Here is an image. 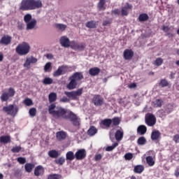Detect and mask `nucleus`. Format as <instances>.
Instances as JSON below:
<instances>
[{
  "instance_id": "1",
  "label": "nucleus",
  "mask_w": 179,
  "mask_h": 179,
  "mask_svg": "<svg viewBox=\"0 0 179 179\" xmlns=\"http://www.w3.org/2000/svg\"><path fill=\"white\" fill-rule=\"evenodd\" d=\"M43 8L41 0H22L19 10L24 12L25 10H36Z\"/></svg>"
},
{
  "instance_id": "2",
  "label": "nucleus",
  "mask_w": 179,
  "mask_h": 179,
  "mask_svg": "<svg viewBox=\"0 0 179 179\" xmlns=\"http://www.w3.org/2000/svg\"><path fill=\"white\" fill-rule=\"evenodd\" d=\"M48 113L56 120L61 118L66 120L68 117V110L61 106H57L55 103H52L48 106Z\"/></svg>"
},
{
  "instance_id": "3",
  "label": "nucleus",
  "mask_w": 179,
  "mask_h": 179,
  "mask_svg": "<svg viewBox=\"0 0 179 179\" xmlns=\"http://www.w3.org/2000/svg\"><path fill=\"white\" fill-rule=\"evenodd\" d=\"M83 80V72H76L72 76L69 77L70 82L67 84L66 87L69 90H73L76 89L78 86V83Z\"/></svg>"
},
{
  "instance_id": "4",
  "label": "nucleus",
  "mask_w": 179,
  "mask_h": 179,
  "mask_svg": "<svg viewBox=\"0 0 179 179\" xmlns=\"http://www.w3.org/2000/svg\"><path fill=\"white\" fill-rule=\"evenodd\" d=\"M15 94L16 90H15V88L12 87L7 90H4L2 91L1 95L0 96L1 101H2V103L9 101L10 99H13V97H15Z\"/></svg>"
},
{
  "instance_id": "5",
  "label": "nucleus",
  "mask_w": 179,
  "mask_h": 179,
  "mask_svg": "<svg viewBox=\"0 0 179 179\" xmlns=\"http://www.w3.org/2000/svg\"><path fill=\"white\" fill-rule=\"evenodd\" d=\"M15 51L18 55H27L28 52H30V45L26 42H22L18 44Z\"/></svg>"
},
{
  "instance_id": "6",
  "label": "nucleus",
  "mask_w": 179,
  "mask_h": 179,
  "mask_svg": "<svg viewBox=\"0 0 179 179\" xmlns=\"http://www.w3.org/2000/svg\"><path fill=\"white\" fill-rule=\"evenodd\" d=\"M3 111L6 113L7 115L16 117V115H17V113H19V106L10 104L7 106H3Z\"/></svg>"
},
{
  "instance_id": "7",
  "label": "nucleus",
  "mask_w": 179,
  "mask_h": 179,
  "mask_svg": "<svg viewBox=\"0 0 179 179\" xmlns=\"http://www.w3.org/2000/svg\"><path fill=\"white\" fill-rule=\"evenodd\" d=\"M66 120H69L70 122H71L74 127H80V118L72 111H69L67 113V117Z\"/></svg>"
},
{
  "instance_id": "8",
  "label": "nucleus",
  "mask_w": 179,
  "mask_h": 179,
  "mask_svg": "<svg viewBox=\"0 0 179 179\" xmlns=\"http://www.w3.org/2000/svg\"><path fill=\"white\" fill-rule=\"evenodd\" d=\"M145 122L148 127H155L157 122L156 116L153 113H147L145 116Z\"/></svg>"
},
{
  "instance_id": "9",
  "label": "nucleus",
  "mask_w": 179,
  "mask_h": 179,
  "mask_svg": "<svg viewBox=\"0 0 179 179\" xmlns=\"http://www.w3.org/2000/svg\"><path fill=\"white\" fill-rule=\"evenodd\" d=\"M92 101L95 107H101L104 104V98H103L101 95L94 94Z\"/></svg>"
},
{
  "instance_id": "10",
  "label": "nucleus",
  "mask_w": 179,
  "mask_h": 179,
  "mask_svg": "<svg viewBox=\"0 0 179 179\" xmlns=\"http://www.w3.org/2000/svg\"><path fill=\"white\" fill-rule=\"evenodd\" d=\"M82 93H83V89L80 88L77 90L76 91H72V92H64V94L67 96V97H72V99H76V97L79 96H82Z\"/></svg>"
},
{
  "instance_id": "11",
  "label": "nucleus",
  "mask_w": 179,
  "mask_h": 179,
  "mask_svg": "<svg viewBox=\"0 0 179 179\" xmlns=\"http://www.w3.org/2000/svg\"><path fill=\"white\" fill-rule=\"evenodd\" d=\"M68 72V66H60L57 70L53 73V76L55 78L61 76V75H65Z\"/></svg>"
},
{
  "instance_id": "12",
  "label": "nucleus",
  "mask_w": 179,
  "mask_h": 179,
  "mask_svg": "<svg viewBox=\"0 0 179 179\" xmlns=\"http://www.w3.org/2000/svg\"><path fill=\"white\" fill-rule=\"evenodd\" d=\"M86 150L85 149H80L78 150L77 152L75 154V157L76 160H83L84 159H86Z\"/></svg>"
},
{
  "instance_id": "13",
  "label": "nucleus",
  "mask_w": 179,
  "mask_h": 179,
  "mask_svg": "<svg viewBox=\"0 0 179 179\" xmlns=\"http://www.w3.org/2000/svg\"><path fill=\"white\" fill-rule=\"evenodd\" d=\"M130 10H132V4H129V3H126V4L123 7H122V16H128Z\"/></svg>"
},
{
  "instance_id": "14",
  "label": "nucleus",
  "mask_w": 179,
  "mask_h": 179,
  "mask_svg": "<svg viewBox=\"0 0 179 179\" xmlns=\"http://www.w3.org/2000/svg\"><path fill=\"white\" fill-rule=\"evenodd\" d=\"M71 48H72V50H79L80 51H83V50H85V43H78L76 42H75L74 41H72L71 42V45H70Z\"/></svg>"
},
{
  "instance_id": "15",
  "label": "nucleus",
  "mask_w": 179,
  "mask_h": 179,
  "mask_svg": "<svg viewBox=\"0 0 179 179\" xmlns=\"http://www.w3.org/2000/svg\"><path fill=\"white\" fill-rule=\"evenodd\" d=\"M60 44L62 47H64V48H69L71 47V41H69V38L64 36L60 38Z\"/></svg>"
},
{
  "instance_id": "16",
  "label": "nucleus",
  "mask_w": 179,
  "mask_h": 179,
  "mask_svg": "<svg viewBox=\"0 0 179 179\" xmlns=\"http://www.w3.org/2000/svg\"><path fill=\"white\" fill-rule=\"evenodd\" d=\"M123 57L126 61H129V59H132V58L134 57V51H132V50L131 49L124 50L123 52Z\"/></svg>"
},
{
  "instance_id": "17",
  "label": "nucleus",
  "mask_w": 179,
  "mask_h": 179,
  "mask_svg": "<svg viewBox=\"0 0 179 179\" xmlns=\"http://www.w3.org/2000/svg\"><path fill=\"white\" fill-rule=\"evenodd\" d=\"M37 62V58L31 56L29 57H27L24 64V66H25V68H30V64H36Z\"/></svg>"
},
{
  "instance_id": "18",
  "label": "nucleus",
  "mask_w": 179,
  "mask_h": 179,
  "mask_svg": "<svg viewBox=\"0 0 179 179\" xmlns=\"http://www.w3.org/2000/svg\"><path fill=\"white\" fill-rule=\"evenodd\" d=\"M34 174L36 177L43 176V174H44V167H43L41 165H38L35 168Z\"/></svg>"
},
{
  "instance_id": "19",
  "label": "nucleus",
  "mask_w": 179,
  "mask_h": 179,
  "mask_svg": "<svg viewBox=\"0 0 179 179\" xmlns=\"http://www.w3.org/2000/svg\"><path fill=\"white\" fill-rule=\"evenodd\" d=\"M12 41V37L9 35L3 36L0 40V44H3V45H9Z\"/></svg>"
},
{
  "instance_id": "20",
  "label": "nucleus",
  "mask_w": 179,
  "mask_h": 179,
  "mask_svg": "<svg viewBox=\"0 0 179 179\" xmlns=\"http://www.w3.org/2000/svg\"><path fill=\"white\" fill-rule=\"evenodd\" d=\"M56 138L59 141H65L66 139V132L64 131H57L56 133Z\"/></svg>"
},
{
  "instance_id": "21",
  "label": "nucleus",
  "mask_w": 179,
  "mask_h": 179,
  "mask_svg": "<svg viewBox=\"0 0 179 179\" xmlns=\"http://www.w3.org/2000/svg\"><path fill=\"white\" fill-rule=\"evenodd\" d=\"M85 26L88 29H96L97 26H99V22H96L94 20H91L90 22H87L85 24Z\"/></svg>"
},
{
  "instance_id": "22",
  "label": "nucleus",
  "mask_w": 179,
  "mask_h": 179,
  "mask_svg": "<svg viewBox=\"0 0 179 179\" xmlns=\"http://www.w3.org/2000/svg\"><path fill=\"white\" fill-rule=\"evenodd\" d=\"M147 131L148 127H146L143 124L138 126L137 128V134H138V135H145V134H146Z\"/></svg>"
},
{
  "instance_id": "23",
  "label": "nucleus",
  "mask_w": 179,
  "mask_h": 179,
  "mask_svg": "<svg viewBox=\"0 0 179 179\" xmlns=\"http://www.w3.org/2000/svg\"><path fill=\"white\" fill-rule=\"evenodd\" d=\"M99 73H100V69L98 67H93L89 70V74L91 76H97Z\"/></svg>"
},
{
  "instance_id": "24",
  "label": "nucleus",
  "mask_w": 179,
  "mask_h": 179,
  "mask_svg": "<svg viewBox=\"0 0 179 179\" xmlns=\"http://www.w3.org/2000/svg\"><path fill=\"white\" fill-rule=\"evenodd\" d=\"M115 138L117 141H122V138H124V131L117 130L115 133Z\"/></svg>"
},
{
  "instance_id": "25",
  "label": "nucleus",
  "mask_w": 179,
  "mask_h": 179,
  "mask_svg": "<svg viewBox=\"0 0 179 179\" xmlns=\"http://www.w3.org/2000/svg\"><path fill=\"white\" fill-rule=\"evenodd\" d=\"M88 136H94L97 134V129L94 126H91L87 131Z\"/></svg>"
},
{
  "instance_id": "26",
  "label": "nucleus",
  "mask_w": 179,
  "mask_h": 179,
  "mask_svg": "<svg viewBox=\"0 0 179 179\" xmlns=\"http://www.w3.org/2000/svg\"><path fill=\"white\" fill-rule=\"evenodd\" d=\"M101 125H103V127H105L106 128H110L111 127V124H113V121L111 120V119L106 118L101 120Z\"/></svg>"
},
{
  "instance_id": "27",
  "label": "nucleus",
  "mask_w": 179,
  "mask_h": 179,
  "mask_svg": "<svg viewBox=\"0 0 179 179\" xmlns=\"http://www.w3.org/2000/svg\"><path fill=\"white\" fill-rule=\"evenodd\" d=\"M49 157L52 159H57L59 157V152L55 150H51L48 153Z\"/></svg>"
},
{
  "instance_id": "28",
  "label": "nucleus",
  "mask_w": 179,
  "mask_h": 179,
  "mask_svg": "<svg viewBox=\"0 0 179 179\" xmlns=\"http://www.w3.org/2000/svg\"><path fill=\"white\" fill-rule=\"evenodd\" d=\"M0 143H3L4 145L10 143V136H1L0 137Z\"/></svg>"
},
{
  "instance_id": "29",
  "label": "nucleus",
  "mask_w": 179,
  "mask_h": 179,
  "mask_svg": "<svg viewBox=\"0 0 179 179\" xmlns=\"http://www.w3.org/2000/svg\"><path fill=\"white\" fill-rule=\"evenodd\" d=\"M160 131L159 130H155L151 133L152 141H157L160 138Z\"/></svg>"
},
{
  "instance_id": "30",
  "label": "nucleus",
  "mask_w": 179,
  "mask_h": 179,
  "mask_svg": "<svg viewBox=\"0 0 179 179\" xmlns=\"http://www.w3.org/2000/svg\"><path fill=\"white\" fill-rule=\"evenodd\" d=\"M36 24H37V20H32L29 22H27V30H32L34 27H36Z\"/></svg>"
},
{
  "instance_id": "31",
  "label": "nucleus",
  "mask_w": 179,
  "mask_h": 179,
  "mask_svg": "<svg viewBox=\"0 0 179 179\" xmlns=\"http://www.w3.org/2000/svg\"><path fill=\"white\" fill-rule=\"evenodd\" d=\"M35 165L32 163H27L24 165V169L27 173H31L33 171V169H34Z\"/></svg>"
},
{
  "instance_id": "32",
  "label": "nucleus",
  "mask_w": 179,
  "mask_h": 179,
  "mask_svg": "<svg viewBox=\"0 0 179 179\" xmlns=\"http://www.w3.org/2000/svg\"><path fill=\"white\" fill-rule=\"evenodd\" d=\"M138 20L141 22H147V20H149V15L147 13H141L139 15Z\"/></svg>"
},
{
  "instance_id": "33",
  "label": "nucleus",
  "mask_w": 179,
  "mask_h": 179,
  "mask_svg": "<svg viewBox=\"0 0 179 179\" xmlns=\"http://www.w3.org/2000/svg\"><path fill=\"white\" fill-rule=\"evenodd\" d=\"M106 0H99L97 8L99 10H106Z\"/></svg>"
},
{
  "instance_id": "34",
  "label": "nucleus",
  "mask_w": 179,
  "mask_h": 179,
  "mask_svg": "<svg viewBox=\"0 0 179 179\" xmlns=\"http://www.w3.org/2000/svg\"><path fill=\"white\" fill-rule=\"evenodd\" d=\"M143 170H145V166L143 165H136L134 166V171L137 174H141L143 173Z\"/></svg>"
},
{
  "instance_id": "35",
  "label": "nucleus",
  "mask_w": 179,
  "mask_h": 179,
  "mask_svg": "<svg viewBox=\"0 0 179 179\" xmlns=\"http://www.w3.org/2000/svg\"><path fill=\"white\" fill-rule=\"evenodd\" d=\"M113 127H118L121 124V119L118 117H115L111 119Z\"/></svg>"
},
{
  "instance_id": "36",
  "label": "nucleus",
  "mask_w": 179,
  "mask_h": 179,
  "mask_svg": "<svg viewBox=\"0 0 179 179\" xmlns=\"http://www.w3.org/2000/svg\"><path fill=\"white\" fill-rule=\"evenodd\" d=\"M75 155L73 154V152L69 151L66 154V160H69L70 162H72V160L75 159Z\"/></svg>"
},
{
  "instance_id": "37",
  "label": "nucleus",
  "mask_w": 179,
  "mask_h": 179,
  "mask_svg": "<svg viewBox=\"0 0 179 179\" xmlns=\"http://www.w3.org/2000/svg\"><path fill=\"white\" fill-rule=\"evenodd\" d=\"M49 103H54V101H57V93L55 92H51L49 96Z\"/></svg>"
},
{
  "instance_id": "38",
  "label": "nucleus",
  "mask_w": 179,
  "mask_h": 179,
  "mask_svg": "<svg viewBox=\"0 0 179 179\" xmlns=\"http://www.w3.org/2000/svg\"><path fill=\"white\" fill-rule=\"evenodd\" d=\"M146 163L150 166V167H152L155 166V161L153 160V157L152 156H148L145 158Z\"/></svg>"
},
{
  "instance_id": "39",
  "label": "nucleus",
  "mask_w": 179,
  "mask_h": 179,
  "mask_svg": "<svg viewBox=\"0 0 179 179\" xmlns=\"http://www.w3.org/2000/svg\"><path fill=\"white\" fill-rule=\"evenodd\" d=\"M146 138H145L144 136H141L137 140V144L140 146H143V145H146Z\"/></svg>"
},
{
  "instance_id": "40",
  "label": "nucleus",
  "mask_w": 179,
  "mask_h": 179,
  "mask_svg": "<svg viewBox=\"0 0 179 179\" xmlns=\"http://www.w3.org/2000/svg\"><path fill=\"white\" fill-rule=\"evenodd\" d=\"M55 27L60 31H65V29H66V25L64 24H55Z\"/></svg>"
},
{
  "instance_id": "41",
  "label": "nucleus",
  "mask_w": 179,
  "mask_h": 179,
  "mask_svg": "<svg viewBox=\"0 0 179 179\" xmlns=\"http://www.w3.org/2000/svg\"><path fill=\"white\" fill-rule=\"evenodd\" d=\"M61 178H62V176H61L60 174L53 173V174L48 175L47 179H61Z\"/></svg>"
},
{
  "instance_id": "42",
  "label": "nucleus",
  "mask_w": 179,
  "mask_h": 179,
  "mask_svg": "<svg viewBox=\"0 0 179 179\" xmlns=\"http://www.w3.org/2000/svg\"><path fill=\"white\" fill-rule=\"evenodd\" d=\"M55 163L56 164H59V166H62V164L65 163V157H61L59 159H55Z\"/></svg>"
},
{
  "instance_id": "43",
  "label": "nucleus",
  "mask_w": 179,
  "mask_h": 179,
  "mask_svg": "<svg viewBox=\"0 0 179 179\" xmlns=\"http://www.w3.org/2000/svg\"><path fill=\"white\" fill-rule=\"evenodd\" d=\"M117 146H118V143H114L112 145L106 147V151L112 152V150H114V148H117Z\"/></svg>"
},
{
  "instance_id": "44",
  "label": "nucleus",
  "mask_w": 179,
  "mask_h": 179,
  "mask_svg": "<svg viewBox=\"0 0 179 179\" xmlns=\"http://www.w3.org/2000/svg\"><path fill=\"white\" fill-rule=\"evenodd\" d=\"M159 85L161 87H167V86H169V81L166 79H162L160 80Z\"/></svg>"
},
{
  "instance_id": "45",
  "label": "nucleus",
  "mask_w": 179,
  "mask_h": 179,
  "mask_svg": "<svg viewBox=\"0 0 179 179\" xmlns=\"http://www.w3.org/2000/svg\"><path fill=\"white\" fill-rule=\"evenodd\" d=\"M14 176H15L16 178H20V177H22V169H17L14 170Z\"/></svg>"
},
{
  "instance_id": "46",
  "label": "nucleus",
  "mask_w": 179,
  "mask_h": 179,
  "mask_svg": "<svg viewBox=\"0 0 179 179\" xmlns=\"http://www.w3.org/2000/svg\"><path fill=\"white\" fill-rule=\"evenodd\" d=\"M174 108V106L171 103H169L166 106V111L168 113V114H170V113H172L173 110Z\"/></svg>"
},
{
  "instance_id": "47",
  "label": "nucleus",
  "mask_w": 179,
  "mask_h": 179,
  "mask_svg": "<svg viewBox=\"0 0 179 179\" xmlns=\"http://www.w3.org/2000/svg\"><path fill=\"white\" fill-rule=\"evenodd\" d=\"M52 78L48 77L45 78L43 80V85H52Z\"/></svg>"
},
{
  "instance_id": "48",
  "label": "nucleus",
  "mask_w": 179,
  "mask_h": 179,
  "mask_svg": "<svg viewBox=\"0 0 179 179\" xmlns=\"http://www.w3.org/2000/svg\"><path fill=\"white\" fill-rule=\"evenodd\" d=\"M155 65H156L157 66H160L161 65L163 64V59L162 57H157L155 62H154Z\"/></svg>"
},
{
  "instance_id": "49",
  "label": "nucleus",
  "mask_w": 179,
  "mask_h": 179,
  "mask_svg": "<svg viewBox=\"0 0 179 179\" xmlns=\"http://www.w3.org/2000/svg\"><path fill=\"white\" fill-rule=\"evenodd\" d=\"M23 103L24 104H25V106H27L28 107H30V106H33V101L29 98L25 99Z\"/></svg>"
},
{
  "instance_id": "50",
  "label": "nucleus",
  "mask_w": 179,
  "mask_h": 179,
  "mask_svg": "<svg viewBox=\"0 0 179 179\" xmlns=\"http://www.w3.org/2000/svg\"><path fill=\"white\" fill-rule=\"evenodd\" d=\"M29 114L31 117H36V114H37V109L36 108H31L29 110Z\"/></svg>"
},
{
  "instance_id": "51",
  "label": "nucleus",
  "mask_w": 179,
  "mask_h": 179,
  "mask_svg": "<svg viewBox=\"0 0 179 179\" xmlns=\"http://www.w3.org/2000/svg\"><path fill=\"white\" fill-rule=\"evenodd\" d=\"M31 20V14H26L24 16V22L25 23H29Z\"/></svg>"
},
{
  "instance_id": "52",
  "label": "nucleus",
  "mask_w": 179,
  "mask_h": 179,
  "mask_svg": "<svg viewBox=\"0 0 179 179\" xmlns=\"http://www.w3.org/2000/svg\"><path fill=\"white\" fill-rule=\"evenodd\" d=\"M20 150H22V147H20V146H15L11 149V152L13 153H19V152H20Z\"/></svg>"
},
{
  "instance_id": "53",
  "label": "nucleus",
  "mask_w": 179,
  "mask_h": 179,
  "mask_svg": "<svg viewBox=\"0 0 179 179\" xmlns=\"http://www.w3.org/2000/svg\"><path fill=\"white\" fill-rule=\"evenodd\" d=\"M163 106V100L162 99H156L155 102V107H162Z\"/></svg>"
},
{
  "instance_id": "54",
  "label": "nucleus",
  "mask_w": 179,
  "mask_h": 179,
  "mask_svg": "<svg viewBox=\"0 0 179 179\" xmlns=\"http://www.w3.org/2000/svg\"><path fill=\"white\" fill-rule=\"evenodd\" d=\"M133 157H134V154L131 152H128L124 155L125 160H132Z\"/></svg>"
},
{
  "instance_id": "55",
  "label": "nucleus",
  "mask_w": 179,
  "mask_h": 179,
  "mask_svg": "<svg viewBox=\"0 0 179 179\" xmlns=\"http://www.w3.org/2000/svg\"><path fill=\"white\" fill-rule=\"evenodd\" d=\"M113 23V19L110 18L108 20H105L103 22V26H110Z\"/></svg>"
},
{
  "instance_id": "56",
  "label": "nucleus",
  "mask_w": 179,
  "mask_h": 179,
  "mask_svg": "<svg viewBox=\"0 0 179 179\" xmlns=\"http://www.w3.org/2000/svg\"><path fill=\"white\" fill-rule=\"evenodd\" d=\"M17 162H18L20 164H24L26 163V158L23 157H20L17 159Z\"/></svg>"
},
{
  "instance_id": "57",
  "label": "nucleus",
  "mask_w": 179,
  "mask_h": 179,
  "mask_svg": "<svg viewBox=\"0 0 179 179\" xmlns=\"http://www.w3.org/2000/svg\"><path fill=\"white\" fill-rule=\"evenodd\" d=\"M51 68V62H48L44 66L45 72H48V70Z\"/></svg>"
},
{
  "instance_id": "58",
  "label": "nucleus",
  "mask_w": 179,
  "mask_h": 179,
  "mask_svg": "<svg viewBox=\"0 0 179 179\" xmlns=\"http://www.w3.org/2000/svg\"><path fill=\"white\" fill-rule=\"evenodd\" d=\"M173 141L176 143H179V134H176L175 136H173Z\"/></svg>"
},
{
  "instance_id": "59",
  "label": "nucleus",
  "mask_w": 179,
  "mask_h": 179,
  "mask_svg": "<svg viewBox=\"0 0 179 179\" xmlns=\"http://www.w3.org/2000/svg\"><path fill=\"white\" fill-rule=\"evenodd\" d=\"M69 99H68L66 96H63L62 99H60L61 103H69Z\"/></svg>"
},
{
  "instance_id": "60",
  "label": "nucleus",
  "mask_w": 179,
  "mask_h": 179,
  "mask_svg": "<svg viewBox=\"0 0 179 179\" xmlns=\"http://www.w3.org/2000/svg\"><path fill=\"white\" fill-rule=\"evenodd\" d=\"M17 30H23V29H24L23 23L18 22L17 25Z\"/></svg>"
},
{
  "instance_id": "61",
  "label": "nucleus",
  "mask_w": 179,
  "mask_h": 179,
  "mask_svg": "<svg viewBox=\"0 0 179 179\" xmlns=\"http://www.w3.org/2000/svg\"><path fill=\"white\" fill-rule=\"evenodd\" d=\"M162 30H163V31H164L165 33H167V31H169V30H170V27H169V26L163 25V26H162Z\"/></svg>"
},
{
  "instance_id": "62",
  "label": "nucleus",
  "mask_w": 179,
  "mask_h": 179,
  "mask_svg": "<svg viewBox=\"0 0 179 179\" xmlns=\"http://www.w3.org/2000/svg\"><path fill=\"white\" fill-rule=\"evenodd\" d=\"M102 156L100 154L95 155L96 162H99V160H101Z\"/></svg>"
},
{
  "instance_id": "63",
  "label": "nucleus",
  "mask_w": 179,
  "mask_h": 179,
  "mask_svg": "<svg viewBox=\"0 0 179 179\" xmlns=\"http://www.w3.org/2000/svg\"><path fill=\"white\" fill-rule=\"evenodd\" d=\"M174 176L176 178L179 177V168H177L175 171Z\"/></svg>"
},
{
  "instance_id": "64",
  "label": "nucleus",
  "mask_w": 179,
  "mask_h": 179,
  "mask_svg": "<svg viewBox=\"0 0 179 179\" xmlns=\"http://www.w3.org/2000/svg\"><path fill=\"white\" fill-rule=\"evenodd\" d=\"M112 13H113V15H119L120 13V11L118 9H115L112 11Z\"/></svg>"
}]
</instances>
